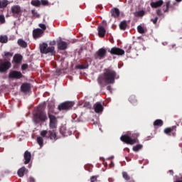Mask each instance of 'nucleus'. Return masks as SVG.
Listing matches in <instances>:
<instances>
[{
  "instance_id": "1",
  "label": "nucleus",
  "mask_w": 182,
  "mask_h": 182,
  "mask_svg": "<svg viewBox=\"0 0 182 182\" xmlns=\"http://www.w3.org/2000/svg\"><path fill=\"white\" fill-rule=\"evenodd\" d=\"M117 74L116 71H114L112 68H106L104 70V73L102 77L100 76L97 79V82L102 87L106 86V85H113L114 83V79H116V76Z\"/></svg>"
},
{
  "instance_id": "2",
  "label": "nucleus",
  "mask_w": 182,
  "mask_h": 182,
  "mask_svg": "<svg viewBox=\"0 0 182 182\" xmlns=\"http://www.w3.org/2000/svg\"><path fill=\"white\" fill-rule=\"evenodd\" d=\"M48 120V115L43 107H38L33 114V122L35 124L43 123Z\"/></svg>"
},
{
  "instance_id": "3",
  "label": "nucleus",
  "mask_w": 182,
  "mask_h": 182,
  "mask_svg": "<svg viewBox=\"0 0 182 182\" xmlns=\"http://www.w3.org/2000/svg\"><path fill=\"white\" fill-rule=\"evenodd\" d=\"M139 136H140L139 132H134L132 134L131 136L124 134L120 137V140L121 141H123V143H126V144H130L131 146H133V144L139 143Z\"/></svg>"
},
{
  "instance_id": "4",
  "label": "nucleus",
  "mask_w": 182,
  "mask_h": 182,
  "mask_svg": "<svg viewBox=\"0 0 182 182\" xmlns=\"http://www.w3.org/2000/svg\"><path fill=\"white\" fill-rule=\"evenodd\" d=\"M40 52L44 55L48 53H51V55H53V53H55V47H48V44L46 43H43L40 45Z\"/></svg>"
},
{
  "instance_id": "5",
  "label": "nucleus",
  "mask_w": 182,
  "mask_h": 182,
  "mask_svg": "<svg viewBox=\"0 0 182 182\" xmlns=\"http://www.w3.org/2000/svg\"><path fill=\"white\" fill-rule=\"evenodd\" d=\"M74 105L75 103L73 102L66 101L60 104L58 107V109L60 110V112H62V110H70Z\"/></svg>"
},
{
  "instance_id": "6",
  "label": "nucleus",
  "mask_w": 182,
  "mask_h": 182,
  "mask_svg": "<svg viewBox=\"0 0 182 182\" xmlns=\"http://www.w3.org/2000/svg\"><path fill=\"white\" fill-rule=\"evenodd\" d=\"M48 119H50L49 127L50 129H56V126H58V119L56 117L52 114H50V111L48 112Z\"/></svg>"
},
{
  "instance_id": "7",
  "label": "nucleus",
  "mask_w": 182,
  "mask_h": 182,
  "mask_svg": "<svg viewBox=\"0 0 182 182\" xmlns=\"http://www.w3.org/2000/svg\"><path fill=\"white\" fill-rule=\"evenodd\" d=\"M23 57L21 54H16L13 58V68L14 69H18L19 68V65L22 63Z\"/></svg>"
},
{
  "instance_id": "8",
  "label": "nucleus",
  "mask_w": 182,
  "mask_h": 182,
  "mask_svg": "<svg viewBox=\"0 0 182 182\" xmlns=\"http://www.w3.org/2000/svg\"><path fill=\"white\" fill-rule=\"evenodd\" d=\"M12 64L9 60L2 63V59H0V72L1 73H5L6 70L11 69Z\"/></svg>"
},
{
  "instance_id": "9",
  "label": "nucleus",
  "mask_w": 182,
  "mask_h": 182,
  "mask_svg": "<svg viewBox=\"0 0 182 182\" xmlns=\"http://www.w3.org/2000/svg\"><path fill=\"white\" fill-rule=\"evenodd\" d=\"M107 51L105 48H100L95 55V59L102 60V59H105L106 58V55Z\"/></svg>"
},
{
  "instance_id": "10",
  "label": "nucleus",
  "mask_w": 182,
  "mask_h": 182,
  "mask_svg": "<svg viewBox=\"0 0 182 182\" xmlns=\"http://www.w3.org/2000/svg\"><path fill=\"white\" fill-rule=\"evenodd\" d=\"M108 52L111 53V55H116L117 56H123V55H124V50L117 47L112 48L108 50Z\"/></svg>"
},
{
  "instance_id": "11",
  "label": "nucleus",
  "mask_w": 182,
  "mask_h": 182,
  "mask_svg": "<svg viewBox=\"0 0 182 182\" xmlns=\"http://www.w3.org/2000/svg\"><path fill=\"white\" fill-rule=\"evenodd\" d=\"M9 79H22L23 77V75L21 71L11 70L9 73Z\"/></svg>"
},
{
  "instance_id": "12",
  "label": "nucleus",
  "mask_w": 182,
  "mask_h": 182,
  "mask_svg": "<svg viewBox=\"0 0 182 182\" xmlns=\"http://www.w3.org/2000/svg\"><path fill=\"white\" fill-rule=\"evenodd\" d=\"M11 12L13 14V16H18L21 15L22 9H21V6L19 5H14L11 8Z\"/></svg>"
},
{
  "instance_id": "13",
  "label": "nucleus",
  "mask_w": 182,
  "mask_h": 182,
  "mask_svg": "<svg viewBox=\"0 0 182 182\" xmlns=\"http://www.w3.org/2000/svg\"><path fill=\"white\" fill-rule=\"evenodd\" d=\"M177 127L173 126L172 127H168L164 129V133L168 136H176V132H177Z\"/></svg>"
},
{
  "instance_id": "14",
  "label": "nucleus",
  "mask_w": 182,
  "mask_h": 182,
  "mask_svg": "<svg viewBox=\"0 0 182 182\" xmlns=\"http://www.w3.org/2000/svg\"><path fill=\"white\" fill-rule=\"evenodd\" d=\"M43 34V31L41 28H36L33 31V36L34 39L42 38Z\"/></svg>"
},
{
  "instance_id": "15",
  "label": "nucleus",
  "mask_w": 182,
  "mask_h": 182,
  "mask_svg": "<svg viewBox=\"0 0 182 182\" xmlns=\"http://www.w3.org/2000/svg\"><path fill=\"white\" fill-rule=\"evenodd\" d=\"M31 90V84L29 83H23L21 86V91L23 92V93H28V92H30Z\"/></svg>"
},
{
  "instance_id": "16",
  "label": "nucleus",
  "mask_w": 182,
  "mask_h": 182,
  "mask_svg": "<svg viewBox=\"0 0 182 182\" xmlns=\"http://www.w3.org/2000/svg\"><path fill=\"white\" fill-rule=\"evenodd\" d=\"M58 48L59 50H66V49H68V43L63 41H60L58 43Z\"/></svg>"
},
{
  "instance_id": "17",
  "label": "nucleus",
  "mask_w": 182,
  "mask_h": 182,
  "mask_svg": "<svg viewBox=\"0 0 182 182\" xmlns=\"http://www.w3.org/2000/svg\"><path fill=\"white\" fill-rule=\"evenodd\" d=\"M32 157V154L28 151H26L24 153V164H29L31 162V159Z\"/></svg>"
},
{
  "instance_id": "18",
  "label": "nucleus",
  "mask_w": 182,
  "mask_h": 182,
  "mask_svg": "<svg viewBox=\"0 0 182 182\" xmlns=\"http://www.w3.org/2000/svg\"><path fill=\"white\" fill-rule=\"evenodd\" d=\"M163 4H164V1L163 0H159L157 1H151L150 5L154 9L160 8V6H162Z\"/></svg>"
},
{
  "instance_id": "19",
  "label": "nucleus",
  "mask_w": 182,
  "mask_h": 182,
  "mask_svg": "<svg viewBox=\"0 0 182 182\" xmlns=\"http://www.w3.org/2000/svg\"><path fill=\"white\" fill-rule=\"evenodd\" d=\"M94 110L95 113H100L103 112V105L100 102H97L94 105Z\"/></svg>"
},
{
  "instance_id": "20",
  "label": "nucleus",
  "mask_w": 182,
  "mask_h": 182,
  "mask_svg": "<svg viewBox=\"0 0 182 182\" xmlns=\"http://www.w3.org/2000/svg\"><path fill=\"white\" fill-rule=\"evenodd\" d=\"M97 31L100 38H105V36L106 35V29L104 28L102 26H100L97 28Z\"/></svg>"
},
{
  "instance_id": "21",
  "label": "nucleus",
  "mask_w": 182,
  "mask_h": 182,
  "mask_svg": "<svg viewBox=\"0 0 182 182\" xmlns=\"http://www.w3.org/2000/svg\"><path fill=\"white\" fill-rule=\"evenodd\" d=\"M111 16L113 18H119L120 16V10L117 8H113L111 10Z\"/></svg>"
},
{
  "instance_id": "22",
  "label": "nucleus",
  "mask_w": 182,
  "mask_h": 182,
  "mask_svg": "<svg viewBox=\"0 0 182 182\" xmlns=\"http://www.w3.org/2000/svg\"><path fill=\"white\" fill-rule=\"evenodd\" d=\"M56 132H55V130H50L48 131V135L47 136V139H50V140H58V138H56Z\"/></svg>"
},
{
  "instance_id": "23",
  "label": "nucleus",
  "mask_w": 182,
  "mask_h": 182,
  "mask_svg": "<svg viewBox=\"0 0 182 182\" xmlns=\"http://www.w3.org/2000/svg\"><path fill=\"white\" fill-rule=\"evenodd\" d=\"M26 173H28V169L25 166L20 168L17 172L18 177H23Z\"/></svg>"
},
{
  "instance_id": "24",
  "label": "nucleus",
  "mask_w": 182,
  "mask_h": 182,
  "mask_svg": "<svg viewBox=\"0 0 182 182\" xmlns=\"http://www.w3.org/2000/svg\"><path fill=\"white\" fill-rule=\"evenodd\" d=\"M17 43L19 46H21V48H28V43H26L22 38L18 39Z\"/></svg>"
},
{
  "instance_id": "25",
  "label": "nucleus",
  "mask_w": 182,
  "mask_h": 182,
  "mask_svg": "<svg viewBox=\"0 0 182 182\" xmlns=\"http://www.w3.org/2000/svg\"><path fill=\"white\" fill-rule=\"evenodd\" d=\"M127 28V21H122L119 23V29L121 31H126Z\"/></svg>"
},
{
  "instance_id": "26",
  "label": "nucleus",
  "mask_w": 182,
  "mask_h": 182,
  "mask_svg": "<svg viewBox=\"0 0 182 182\" xmlns=\"http://www.w3.org/2000/svg\"><path fill=\"white\" fill-rule=\"evenodd\" d=\"M0 43H8V36L0 35Z\"/></svg>"
},
{
  "instance_id": "27",
  "label": "nucleus",
  "mask_w": 182,
  "mask_h": 182,
  "mask_svg": "<svg viewBox=\"0 0 182 182\" xmlns=\"http://www.w3.org/2000/svg\"><path fill=\"white\" fill-rule=\"evenodd\" d=\"M12 56H14V53L5 51L3 58H5V60H9V58H12Z\"/></svg>"
},
{
  "instance_id": "28",
  "label": "nucleus",
  "mask_w": 182,
  "mask_h": 182,
  "mask_svg": "<svg viewBox=\"0 0 182 182\" xmlns=\"http://www.w3.org/2000/svg\"><path fill=\"white\" fill-rule=\"evenodd\" d=\"M129 102H130V103H132V105H136V103H137V99H136V96L131 95L129 97Z\"/></svg>"
},
{
  "instance_id": "29",
  "label": "nucleus",
  "mask_w": 182,
  "mask_h": 182,
  "mask_svg": "<svg viewBox=\"0 0 182 182\" xmlns=\"http://www.w3.org/2000/svg\"><path fill=\"white\" fill-rule=\"evenodd\" d=\"M8 0H0V9L8 6Z\"/></svg>"
},
{
  "instance_id": "30",
  "label": "nucleus",
  "mask_w": 182,
  "mask_h": 182,
  "mask_svg": "<svg viewBox=\"0 0 182 182\" xmlns=\"http://www.w3.org/2000/svg\"><path fill=\"white\" fill-rule=\"evenodd\" d=\"M143 149L142 144H136V146H134L132 148L133 151H139V150H141Z\"/></svg>"
},
{
  "instance_id": "31",
  "label": "nucleus",
  "mask_w": 182,
  "mask_h": 182,
  "mask_svg": "<svg viewBox=\"0 0 182 182\" xmlns=\"http://www.w3.org/2000/svg\"><path fill=\"white\" fill-rule=\"evenodd\" d=\"M164 122L161 119H156L154 122V126H159V127H161L163 126Z\"/></svg>"
},
{
  "instance_id": "32",
  "label": "nucleus",
  "mask_w": 182,
  "mask_h": 182,
  "mask_svg": "<svg viewBox=\"0 0 182 182\" xmlns=\"http://www.w3.org/2000/svg\"><path fill=\"white\" fill-rule=\"evenodd\" d=\"M168 8H170V1H166V5L163 6V11L164 13L168 12Z\"/></svg>"
},
{
  "instance_id": "33",
  "label": "nucleus",
  "mask_w": 182,
  "mask_h": 182,
  "mask_svg": "<svg viewBox=\"0 0 182 182\" xmlns=\"http://www.w3.org/2000/svg\"><path fill=\"white\" fill-rule=\"evenodd\" d=\"M37 143L40 146V147H43V138H42V136H38Z\"/></svg>"
},
{
  "instance_id": "34",
  "label": "nucleus",
  "mask_w": 182,
  "mask_h": 182,
  "mask_svg": "<svg viewBox=\"0 0 182 182\" xmlns=\"http://www.w3.org/2000/svg\"><path fill=\"white\" fill-rule=\"evenodd\" d=\"M145 14H146V12L144 10H142V11H136L135 13V16L139 18V16H144Z\"/></svg>"
},
{
  "instance_id": "35",
  "label": "nucleus",
  "mask_w": 182,
  "mask_h": 182,
  "mask_svg": "<svg viewBox=\"0 0 182 182\" xmlns=\"http://www.w3.org/2000/svg\"><path fill=\"white\" fill-rule=\"evenodd\" d=\"M40 134H41L42 138H43V137H46L47 138L48 135L49 134V131L43 130V131L41 132Z\"/></svg>"
},
{
  "instance_id": "36",
  "label": "nucleus",
  "mask_w": 182,
  "mask_h": 182,
  "mask_svg": "<svg viewBox=\"0 0 182 182\" xmlns=\"http://www.w3.org/2000/svg\"><path fill=\"white\" fill-rule=\"evenodd\" d=\"M31 14L34 18H41V14H38L36 10H31Z\"/></svg>"
},
{
  "instance_id": "37",
  "label": "nucleus",
  "mask_w": 182,
  "mask_h": 182,
  "mask_svg": "<svg viewBox=\"0 0 182 182\" xmlns=\"http://www.w3.org/2000/svg\"><path fill=\"white\" fill-rule=\"evenodd\" d=\"M122 177L127 181H129V180H130V176H129V174H127V172H123L122 173Z\"/></svg>"
},
{
  "instance_id": "38",
  "label": "nucleus",
  "mask_w": 182,
  "mask_h": 182,
  "mask_svg": "<svg viewBox=\"0 0 182 182\" xmlns=\"http://www.w3.org/2000/svg\"><path fill=\"white\" fill-rule=\"evenodd\" d=\"M31 5H33V6H41V1L39 0L33 1L31 2Z\"/></svg>"
},
{
  "instance_id": "39",
  "label": "nucleus",
  "mask_w": 182,
  "mask_h": 182,
  "mask_svg": "<svg viewBox=\"0 0 182 182\" xmlns=\"http://www.w3.org/2000/svg\"><path fill=\"white\" fill-rule=\"evenodd\" d=\"M137 31L139 33H144V28L141 26H137Z\"/></svg>"
},
{
  "instance_id": "40",
  "label": "nucleus",
  "mask_w": 182,
  "mask_h": 182,
  "mask_svg": "<svg viewBox=\"0 0 182 182\" xmlns=\"http://www.w3.org/2000/svg\"><path fill=\"white\" fill-rule=\"evenodd\" d=\"M38 26H39V28H41V31H43V32H45V31H46V25H45L43 23H39Z\"/></svg>"
},
{
  "instance_id": "41",
  "label": "nucleus",
  "mask_w": 182,
  "mask_h": 182,
  "mask_svg": "<svg viewBox=\"0 0 182 182\" xmlns=\"http://www.w3.org/2000/svg\"><path fill=\"white\" fill-rule=\"evenodd\" d=\"M83 107H86L87 109H90V107H92V105H90V102H84Z\"/></svg>"
},
{
  "instance_id": "42",
  "label": "nucleus",
  "mask_w": 182,
  "mask_h": 182,
  "mask_svg": "<svg viewBox=\"0 0 182 182\" xmlns=\"http://www.w3.org/2000/svg\"><path fill=\"white\" fill-rule=\"evenodd\" d=\"M5 22H6L5 16L0 15V23L4 24L5 23Z\"/></svg>"
},
{
  "instance_id": "43",
  "label": "nucleus",
  "mask_w": 182,
  "mask_h": 182,
  "mask_svg": "<svg viewBox=\"0 0 182 182\" xmlns=\"http://www.w3.org/2000/svg\"><path fill=\"white\" fill-rule=\"evenodd\" d=\"M159 21V17L156 16L154 18H151V22L154 23V25H157V21Z\"/></svg>"
},
{
  "instance_id": "44",
  "label": "nucleus",
  "mask_w": 182,
  "mask_h": 182,
  "mask_svg": "<svg viewBox=\"0 0 182 182\" xmlns=\"http://www.w3.org/2000/svg\"><path fill=\"white\" fill-rule=\"evenodd\" d=\"M98 177H99V176H91L90 181L91 182L97 181Z\"/></svg>"
},
{
  "instance_id": "45",
  "label": "nucleus",
  "mask_w": 182,
  "mask_h": 182,
  "mask_svg": "<svg viewBox=\"0 0 182 182\" xmlns=\"http://www.w3.org/2000/svg\"><path fill=\"white\" fill-rule=\"evenodd\" d=\"M156 13L158 16H163V12H161V9H157Z\"/></svg>"
},
{
  "instance_id": "46",
  "label": "nucleus",
  "mask_w": 182,
  "mask_h": 182,
  "mask_svg": "<svg viewBox=\"0 0 182 182\" xmlns=\"http://www.w3.org/2000/svg\"><path fill=\"white\" fill-rule=\"evenodd\" d=\"M26 69H28V64H23L21 65V70H26Z\"/></svg>"
},
{
  "instance_id": "47",
  "label": "nucleus",
  "mask_w": 182,
  "mask_h": 182,
  "mask_svg": "<svg viewBox=\"0 0 182 182\" xmlns=\"http://www.w3.org/2000/svg\"><path fill=\"white\" fill-rule=\"evenodd\" d=\"M28 182H36L35 178L33 177H29L28 178Z\"/></svg>"
},
{
  "instance_id": "48",
  "label": "nucleus",
  "mask_w": 182,
  "mask_h": 182,
  "mask_svg": "<svg viewBox=\"0 0 182 182\" xmlns=\"http://www.w3.org/2000/svg\"><path fill=\"white\" fill-rule=\"evenodd\" d=\"M50 45L51 46H54V45H56V41H50Z\"/></svg>"
},
{
  "instance_id": "49",
  "label": "nucleus",
  "mask_w": 182,
  "mask_h": 182,
  "mask_svg": "<svg viewBox=\"0 0 182 182\" xmlns=\"http://www.w3.org/2000/svg\"><path fill=\"white\" fill-rule=\"evenodd\" d=\"M41 4H42V5H48V1H45V0H42Z\"/></svg>"
},
{
  "instance_id": "50",
  "label": "nucleus",
  "mask_w": 182,
  "mask_h": 182,
  "mask_svg": "<svg viewBox=\"0 0 182 182\" xmlns=\"http://www.w3.org/2000/svg\"><path fill=\"white\" fill-rule=\"evenodd\" d=\"M107 90H109V92H112V86L108 85V86L107 87Z\"/></svg>"
},
{
  "instance_id": "51",
  "label": "nucleus",
  "mask_w": 182,
  "mask_h": 182,
  "mask_svg": "<svg viewBox=\"0 0 182 182\" xmlns=\"http://www.w3.org/2000/svg\"><path fill=\"white\" fill-rule=\"evenodd\" d=\"M130 49H132V46H129L128 50H127V53H130Z\"/></svg>"
},
{
  "instance_id": "52",
  "label": "nucleus",
  "mask_w": 182,
  "mask_h": 182,
  "mask_svg": "<svg viewBox=\"0 0 182 182\" xmlns=\"http://www.w3.org/2000/svg\"><path fill=\"white\" fill-rule=\"evenodd\" d=\"M169 173L171 174V176H173L174 174V171H173V170H170Z\"/></svg>"
},
{
  "instance_id": "53",
  "label": "nucleus",
  "mask_w": 182,
  "mask_h": 182,
  "mask_svg": "<svg viewBox=\"0 0 182 182\" xmlns=\"http://www.w3.org/2000/svg\"><path fill=\"white\" fill-rule=\"evenodd\" d=\"M78 68L79 69H85V67L83 65H79Z\"/></svg>"
},
{
  "instance_id": "54",
  "label": "nucleus",
  "mask_w": 182,
  "mask_h": 182,
  "mask_svg": "<svg viewBox=\"0 0 182 182\" xmlns=\"http://www.w3.org/2000/svg\"><path fill=\"white\" fill-rule=\"evenodd\" d=\"M127 181H128V182H135L134 180V179H132V178H130V180Z\"/></svg>"
},
{
  "instance_id": "55",
  "label": "nucleus",
  "mask_w": 182,
  "mask_h": 182,
  "mask_svg": "<svg viewBox=\"0 0 182 182\" xmlns=\"http://www.w3.org/2000/svg\"><path fill=\"white\" fill-rule=\"evenodd\" d=\"M176 2H181L182 1V0H176Z\"/></svg>"
},
{
  "instance_id": "56",
  "label": "nucleus",
  "mask_w": 182,
  "mask_h": 182,
  "mask_svg": "<svg viewBox=\"0 0 182 182\" xmlns=\"http://www.w3.org/2000/svg\"><path fill=\"white\" fill-rule=\"evenodd\" d=\"M43 22H46V20H45V18H43Z\"/></svg>"
}]
</instances>
